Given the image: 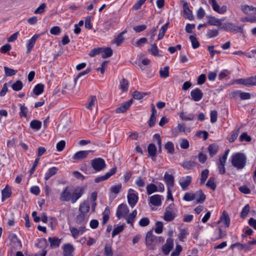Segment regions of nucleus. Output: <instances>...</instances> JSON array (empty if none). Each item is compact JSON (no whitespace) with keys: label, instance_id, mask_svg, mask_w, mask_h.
Wrapping results in <instances>:
<instances>
[{"label":"nucleus","instance_id":"48","mask_svg":"<svg viewBox=\"0 0 256 256\" xmlns=\"http://www.w3.org/2000/svg\"><path fill=\"white\" fill-rule=\"evenodd\" d=\"M20 117H25L26 118L28 114V108L26 106L22 105V104H20Z\"/></svg>","mask_w":256,"mask_h":256},{"label":"nucleus","instance_id":"53","mask_svg":"<svg viewBox=\"0 0 256 256\" xmlns=\"http://www.w3.org/2000/svg\"><path fill=\"white\" fill-rule=\"evenodd\" d=\"M218 34V30H209L206 34V36L209 38L216 37Z\"/></svg>","mask_w":256,"mask_h":256},{"label":"nucleus","instance_id":"44","mask_svg":"<svg viewBox=\"0 0 256 256\" xmlns=\"http://www.w3.org/2000/svg\"><path fill=\"white\" fill-rule=\"evenodd\" d=\"M128 81L126 79L123 78L120 82V88L122 92H126L128 90Z\"/></svg>","mask_w":256,"mask_h":256},{"label":"nucleus","instance_id":"11","mask_svg":"<svg viewBox=\"0 0 256 256\" xmlns=\"http://www.w3.org/2000/svg\"><path fill=\"white\" fill-rule=\"evenodd\" d=\"M84 192V188L82 187L76 188L71 194V202L75 203L80 198Z\"/></svg>","mask_w":256,"mask_h":256},{"label":"nucleus","instance_id":"29","mask_svg":"<svg viewBox=\"0 0 256 256\" xmlns=\"http://www.w3.org/2000/svg\"><path fill=\"white\" fill-rule=\"evenodd\" d=\"M156 148L154 144H150L148 148V152L149 156L152 158V160H155V156L156 154Z\"/></svg>","mask_w":256,"mask_h":256},{"label":"nucleus","instance_id":"41","mask_svg":"<svg viewBox=\"0 0 256 256\" xmlns=\"http://www.w3.org/2000/svg\"><path fill=\"white\" fill-rule=\"evenodd\" d=\"M146 192L148 194L150 195L158 190V187L153 184H148L146 187Z\"/></svg>","mask_w":256,"mask_h":256},{"label":"nucleus","instance_id":"13","mask_svg":"<svg viewBox=\"0 0 256 256\" xmlns=\"http://www.w3.org/2000/svg\"><path fill=\"white\" fill-rule=\"evenodd\" d=\"M116 172V167L112 168L108 172H107L104 175L97 177L95 178L94 182L96 183L100 182L105 180L114 175Z\"/></svg>","mask_w":256,"mask_h":256},{"label":"nucleus","instance_id":"32","mask_svg":"<svg viewBox=\"0 0 256 256\" xmlns=\"http://www.w3.org/2000/svg\"><path fill=\"white\" fill-rule=\"evenodd\" d=\"M102 57L103 58H106L110 57L112 54V50L110 48H101Z\"/></svg>","mask_w":256,"mask_h":256},{"label":"nucleus","instance_id":"51","mask_svg":"<svg viewBox=\"0 0 256 256\" xmlns=\"http://www.w3.org/2000/svg\"><path fill=\"white\" fill-rule=\"evenodd\" d=\"M4 70L6 76H8L15 75L17 72L16 70L6 66L4 67Z\"/></svg>","mask_w":256,"mask_h":256},{"label":"nucleus","instance_id":"31","mask_svg":"<svg viewBox=\"0 0 256 256\" xmlns=\"http://www.w3.org/2000/svg\"><path fill=\"white\" fill-rule=\"evenodd\" d=\"M48 240L52 248L58 247L61 242V240L56 237H50Z\"/></svg>","mask_w":256,"mask_h":256},{"label":"nucleus","instance_id":"30","mask_svg":"<svg viewBox=\"0 0 256 256\" xmlns=\"http://www.w3.org/2000/svg\"><path fill=\"white\" fill-rule=\"evenodd\" d=\"M2 200L4 202L6 198H9L12 195V190L8 185H6L5 188L2 191Z\"/></svg>","mask_w":256,"mask_h":256},{"label":"nucleus","instance_id":"7","mask_svg":"<svg viewBox=\"0 0 256 256\" xmlns=\"http://www.w3.org/2000/svg\"><path fill=\"white\" fill-rule=\"evenodd\" d=\"M129 212V209L126 204H120L116 210V215L118 220L122 218H126Z\"/></svg>","mask_w":256,"mask_h":256},{"label":"nucleus","instance_id":"16","mask_svg":"<svg viewBox=\"0 0 256 256\" xmlns=\"http://www.w3.org/2000/svg\"><path fill=\"white\" fill-rule=\"evenodd\" d=\"M192 177L189 176H183L180 178L179 180V184L182 190H186L188 186L192 182Z\"/></svg>","mask_w":256,"mask_h":256},{"label":"nucleus","instance_id":"61","mask_svg":"<svg viewBox=\"0 0 256 256\" xmlns=\"http://www.w3.org/2000/svg\"><path fill=\"white\" fill-rule=\"evenodd\" d=\"M124 230V226H120L114 228L112 231V236L114 238L116 235L118 234L120 232H122Z\"/></svg>","mask_w":256,"mask_h":256},{"label":"nucleus","instance_id":"60","mask_svg":"<svg viewBox=\"0 0 256 256\" xmlns=\"http://www.w3.org/2000/svg\"><path fill=\"white\" fill-rule=\"evenodd\" d=\"M188 232L184 229H182L180 230V232L178 235V238L180 240L184 242L186 236L188 234Z\"/></svg>","mask_w":256,"mask_h":256},{"label":"nucleus","instance_id":"1","mask_svg":"<svg viewBox=\"0 0 256 256\" xmlns=\"http://www.w3.org/2000/svg\"><path fill=\"white\" fill-rule=\"evenodd\" d=\"M90 209V204L87 202H84L80 204L78 208L79 214L76 219V222L78 224L84 226L87 222Z\"/></svg>","mask_w":256,"mask_h":256},{"label":"nucleus","instance_id":"54","mask_svg":"<svg viewBox=\"0 0 256 256\" xmlns=\"http://www.w3.org/2000/svg\"><path fill=\"white\" fill-rule=\"evenodd\" d=\"M156 227L154 229V231L156 234H161L162 232L163 228V223L162 222L158 221L156 223Z\"/></svg>","mask_w":256,"mask_h":256},{"label":"nucleus","instance_id":"46","mask_svg":"<svg viewBox=\"0 0 256 256\" xmlns=\"http://www.w3.org/2000/svg\"><path fill=\"white\" fill-rule=\"evenodd\" d=\"M192 42V46L194 48H196L199 47L200 44L195 36L192 35L189 37Z\"/></svg>","mask_w":256,"mask_h":256},{"label":"nucleus","instance_id":"6","mask_svg":"<svg viewBox=\"0 0 256 256\" xmlns=\"http://www.w3.org/2000/svg\"><path fill=\"white\" fill-rule=\"evenodd\" d=\"M220 28L230 32H240L242 33L244 31L243 28L242 26H236L232 22L224 24Z\"/></svg>","mask_w":256,"mask_h":256},{"label":"nucleus","instance_id":"62","mask_svg":"<svg viewBox=\"0 0 256 256\" xmlns=\"http://www.w3.org/2000/svg\"><path fill=\"white\" fill-rule=\"evenodd\" d=\"M210 122L212 123H214L217 120L218 112L216 110H212L210 114Z\"/></svg>","mask_w":256,"mask_h":256},{"label":"nucleus","instance_id":"59","mask_svg":"<svg viewBox=\"0 0 256 256\" xmlns=\"http://www.w3.org/2000/svg\"><path fill=\"white\" fill-rule=\"evenodd\" d=\"M182 250V246L180 245L177 244L176 245V248L171 253L170 256H178L180 255Z\"/></svg>","mask_w":256,"mask_h":256},{"label":"nucleus","instance_id":"26","mask_svg":"<svg viewBox=\"0 0 256 256\" xmlns=\"http://www.w3.org/2000/svg\"><path fill=\"white\" fill-rule=\"evenodd\" d=\"M152 106V114L150 115L149 121L148 126L152 127L154 126L156 122V111L155 109V106L153 104H151Z\"/></svg>","mask_w":256,"mask_h":256},{"label":"nucleus","instance_id":"63","mask_svg":"<svg viewBox=\"0 0 256 256\" xmlns=\"http://www.w3.org/2000/svg\"><path fill=\"white\" fill-rule=\"evenodd\" d=\"M121 188L122 184H120L112 186L110 188V192L115 194H117L119 192Z\"/></svg>","mask_w":256,"mask_h":256},{"label":"nucleus","instance_id":"23","mask_svg":"<svg viewBox=\"0 0 256 256\" xmlns=\"http://www.w3.org/2000/svg\"><path fill=\"white\" fill-rule=\"evenodd\" d=\"M194 199L196 200V203L202 204L206 199V196L203 192L200 190L194 193Z\"/></svg>","mask_w":256,"mask_h":256},{"label":"nucleus","instance_id":"49","mask_svg":"<svg viewBox=\"0 0 256 256\" xmlns=\"http://www.w3.org/2000/svg\"><path fill=\"white\" fill-rule=\"evenodd\" d=\"M209 173V170L207 169H206L202 170L201 172V178H200V184H204L206 178H208V175Z\"/></svg>","mask_w":256,"mask_h":256},{"label":"nucleus","instance_id":"12","mask_svg":"<svg viewBox=\"0 0 256 256\" xmlns=\"http://www.w3.org/2000/svg\"><path fill=\"white\" fill-rule=\"evenodd\" d=\"M183 2L182 8L184 12V17L190 20H194V16L192 11L190 9L188 2L182 1Z\"/></svg>","mask_w":256,"mask_h":256},{"label":"nucleus","instance_id":"43","mask_svg":"<svg viewBox=\"0 0 256 256\" xmlns=\"http://www.w3.org/2000/svg\"><path fill=\"white\" fill-rule=\"evenodd\" d=\"M169 66H166L163 69H160V74L161 78H166L169 76Z\"/></svg>","mask_w":256,"mask_h":256},{"label":"nucleus","instance_id":"57","mask_svg":"<svg viewBox=\"0 0 256 256\" xmlns=\"http://www.w3.org/2000/svg\"><path fill=\"white\" fill-rule=\"evenodd\" d=\"M46 7L45 3L42 4L34 12V14H42L44 12V9Z\"/></svg>","mask_w":256,"mask_h":256},{"label":"nucleus","instance_id":"5","mask_svg":"<svg viewBox=\"0 0 256 256\" xmlns=\"http://www.w3.org/2000/svg\"><path fill=\"white\" fill-rule=\"evenodd\" d=\"M92 166L96 172L102 170L106 167V164L104 159L100 158H95L92 160Z\"/></svg>","mask_w":256,"mask_h":256},{"label":"nucleus","instance_id":"20","mask_svg":"<svg viewBox=\"0 0 256 256\" xmlns=\"http://www.w3.org/2000/svg\"><path fill=\"white\" fill-rule=\"evenodd\" d=\"M64 256H74V248L71 244H65L62 246Z\"/></svg>","mask_w":256,"mask_h":256},{"label":"nucleus","instance_id":"35","mask_svg":"<svg viewBox=\"0 0 256 256\" xmlns=\"http://www.w3.org/2000/svg\"><path fill=\"white\" fill-rule=\"evenodd\" d=\"M180 117L183 120H194V116L192 114H187L186 112H182L180 114Z\"/></svg>","mask_w":256,"mask_h":256},{"label":"nucleus","instance_id":"39","mask_svg":"<svg viewBox=\"0 0 256 256\" xmlns=\"http://www.w3.org/2000/svg\"><path fill=\"white\" fill-rule=\"evenodd\" d=\"M44 88V85L42 84H38L34 86L33 92L35 94L38 96L43 92Z\"/></svg>","mask_w":256,"mask_h":256},{"label":"nucleus","instance_id":"50","mask_svg":"<svg viewBox=\"0 0 256 256\" xmlns=\"http://www.w3.org/2000/svg\"><path fill=\"white\" fill-rule=\"evenodd\" d=\"M90 102L86 106V108L90 110H92L95 104L97 102V98L95 96H90Z\"/></svg>","mask_w":256,"mask_h":256},{"label":"nucleus","instance_id":"47","mask_svg":"<svg viewBox=\"0 0 256 256\" xmlns=\"http://www.w3.org/2000/svg\"><path fill=\"white\" fill-rule=\"evenodd\" d=\"M104 256H113V252L112 246L109 244H106L104 250Z\"/></svg>","mask_w":256,"mask_h":256},{"label":"nucleus","instance_id":"19","mask_svg":"<svg viewBox=\"0 0 256 256\" xmlns=\"http://www.w3.org/2000/svg\"><path fill=\"white\" fill-rule=\"evenodd\" d=\"M92 150H81L76 152L72 156V159L80 160L86 158Z\"/></svg>","mask_w":256,"mask_h":256},{"label":"nucleus","instance_id":"8","mask_svg":"<svg viewBox=\"0 0 256 256\" xmlns=\"http://www.w3.org/2000/svg\"><path fill=\"white\" fill-rule=\"evenodd\" d=\"M209 3L212 5L214 10L220 14H224L227 11V6L223 5L220 6L216 0H208Z\"/></svg>","mask_w":256,"mask_h":256},{"label":"nucleus","instance_id":"36","mask_svg":"<svg viewBox=\"0 0 256 256\" xmlns=\"http://www.w3.org/2000/svg\"><path fill=\"white\" fill-rule=\"evenodd\" d=\"M208 151L211 157L213 156L218 151V146L214 144H211L208 147Z\"/></svg>","mask_w":256,"mask_h":256},{"label":"nucleus","instance_id":"27","mask_svg":"<svg viewBox=\"0 0 256 256\" xmlns=\"http://www.w3.org/2000/svg\"><path fill=\"white\" fill-rule=\"evenodd\" d=\"M241 10L246 14H250V12H252V14H256V8L248 4L241 6Z\"/></svg>","mask_w":256,"mask_h":256},{"label":"nucleus","instance_id":"3","mask_svg":"<svg viewBox=\"0 0 256 256\" xmlns=\"http://www.w3.org/2000/svg\"><path fill=\"white\" fill-rule=\"evenodd\" d=\"M160 237L154 236L152 231L148 232L146 236V244L147 248L154 250L156 245L160 242Z\"/></svg>","mask_w":256,"mask_h":256},{"label":"nucleus","instance_id":"21","mask_svg":"<svg viewBox=\"0 0 256 256\" xmlns=\"http://www.w3.org/2000/svg\"><path fill=\"white\" fill-rule=\"evenodd\" d=\"M164 180L169 188L170 187H172L174 186V176L168 174V172L164 174Z\"/></svg>","mask_w":256,"mask_h":256},{"label":"nucleus","instance_id":"17","mask_svg":"<svg viewBox=\"0 0 256 256\" xmlns=\"http://www.w3.org/2000/svg\"><path fill=\"white\" fill-rule=\"evenodd\" d=\"M133 102L132 99L123 102L119 107L116 108V112L118 114L125 112L130 106Z\"/></svg>","mask_w":256,"mask_h":256},{"label":"nucleus","instance_id":"42","mask_svg":"<svg viewBox=\"0 0 256 256\" xmlns=\"http://www.w3.org/2000/svg\"><path fill=\"white\" fill-rule=\"evenodd\" d=\"M23 87V84L20 80H17L12 86V88L14 90L20 91Z\"/></svg>","mask_w":256,"mask_h":256},{"label":"nucleus","instance_id":"18","mask_svg":"<svg viewBox=\"0 0 256 256\" xmlns=\"http://www.w3.org/2000/svg\"><path fill=\"white\" fill-rule=\"evenodd\" d=\"M60 200L62 202H68L71 200V193L70 189L66 186L60 194Z\"/></svg>","mask_w":256,"mask_h":256},{"label":"nucleus","instance_id":"25","mask_svg":"<svg viewBox=\"0 0 256 256\" xmlns=\"http://www.w3.org/2000/svg\"><path fill=\"white\" fill-rule=\"evenodd\" d=\"M222 20L217 18L214 16H210L208 17V24L212 26H220L222 25L221 22Z\"/></svg>","mask_w":256,"mask_h":256},{"label":"nucleus","instance_id":"64","mask_svg":"<svg viewBox=\"0 0 256 256\" xmlns=\"http://www.w3.org/2000/svg\"><path fill=\"white\" fill-rule=\"evenodd\" d=\"M256 85V75L247 78V86Z\"/></svg>","mask_w":256,"mask_h":256},{"label":"nucleus","instance_id":"4","mask_svg":"<svg viewBox=\"0 0 256 256\" xmlns=\"http://www.w3.org/2000/svg\"><path fill=\"white\" fill-rule=\"evenodd\" d=\"M176 216V209L174 204H170L166 208L164 219L166 222H171Z\"/></svg>","mask_w":256,"mask_h":256},{"label":"nucleus","instance_id":"24","mask_svg":"<svg viewBox=\"0 0 256 256\" xmlns=\"http://www.w3.org/2000/svg\"><path fill=\"white\" fill-rule=\"evenodd\" d=\"M150 202L154 206H160L162 204L161 196L158 194H154L150 198Z\"/></svg>","mask_w":256,"mask_h":256},{"label":"nucleus","instance_id":"56","mask_svg":"<svg viewBox=\"0 0 256 256\" xmlns=\"http://www.w3.org/2000/svg\"><path fill=\"white\" fill-rule=\"evenodd\" d=\"M206 186L213 190H214L216 188V184L214 182V179L212 178H209L206 182Z\"/></svg>","mask_w":256,"mask_h":256},{"label":"nucleus","instance_id":"40","mask_svg":"<svg viewBox=\"0 0 256 256\" xmlns=\"http://www.w3.org/2000/svg\"><path fill=\"white\" fill-rule=\"evenodd\" d=\"M168 23L167 22L166 24H164L161 28L160 30L158 36V40H161L164 38L165 32H166V31L168 30Z\"/></svg>","mask_w":256,"mask_h":256},{"label":"nucleus","instance_id":"38","mask_svg":"<svg viewBox=\"0 0 256 256\" xmlns=\"http://www.w3.org/2000/svg\"><path fill=\"white\" fill-rule=\"evenodd\" d=\"M30 126L32 128L38 130L40 128L42 122L36 120H32L30 123Z\"/></svg>","mask_w":256,"mask_h":256},{"label":"nucleus","instance_id":"37","mask_svg":"<svg viewBox=\"0 0 256 256\" xmlns=\"http://www.w3.org/2000/svg\"><path fill=\"white\" fill-rule=\"evenodd\" d=\"M126 32V31H123L120 33L118 36L115 38L114 42L118 46H120L124 41V38L123 37L124 34Z\"/></svg>","mask_w":256,"mask_h":256},{"label":"nucleus","instance_id":"14","mask_svg":"<svg viewBox=\"0 0 256 256\" xmlns=\"http://www.w3.org/2000/svg\"><path fill=\"white\" fill-rule=\"evenodd\" d=\"M204 94L198 88L192 90L190 92L191 99L194 102H198L202 98Z\"/></svg>","mask_w":256,"mask_h":256},{"label":"nucleus","instance_id":"45","mask_svg":"<svg viewBox=\"0 0 256 256\" xmlns=\"http://www.w3.org/2000/svg\"><path fill=\"white\" fill-rule=\"evenodd\" d=\"M147 94L146 92H140L136 90L133 92L132 97L134 99L140 100L143 98Z\"/></svg>","mask_w":256,"mask_h":256},{"label":"nucleus","instance_id":"52","mask_svg":"<svg viewBox=\"0 0 256 256\" xmlns=\"http://www.w3.org/2000/svg\"><path fill=\"white\" fill-rule=\"evenodd\" d=\"M165 148L170 154H172L174 152V146L173 144L170 142H167L165 144Z\"/></svg>","mask_w":256,"mask_h":256},{"label":"nucleus","instance_id":"58","mask_svg":"<svg viewBox=\"0 0 256 256\" xmlns=\"http://www.w3.org/2000/svg\"><path fill=\"white\" fill-rule=\"evenodd\" d=\"M240 140L241 142H243L244 140L246 142H250L252 140V138L250 136H248V134L246 132H242L240 137Z\"/></svg>","mask_w":256,"mask_h":256},{"label":"nucleus","instance_id":"9","mask_svg":"<svg viewBox=\"0 0 256 256\" xmlns=\"http://www.w3.org/2000/svg\"><path fill=\"white\" fill-rule=\"evenodd\" d=\"M70 230L72 236L74 238H78L80 236L82 235L86 230V226H82L78 228L74 227H70Z\"/></svg>","mask_w":256,"mask_h":256},{"label":"nucleus","instance_id":"22","mask_svg":"<svg viewBox=\"0 0 256 256\" xmlns=\"http://www.w3.org/2000/svg\"><path fill=\"white\" fill-rule=\"evenodd\" d=\"M220 222L224 223L226 228H228L230 226V218L228 214L226 211L223 212L220 220L218 222V224Z\"/></svg>","mask_w":256,"mask_h":256},{"label":"nucleus","instance_id":"2","mask_svg":"<svg viewBox=\"0 0 256 256\" xmlns=\"http://www.w3.org/2000/svg\"><path fill=\"white\" fill-rule=\"evenodd\" d=\"M246 156L242 152H236L231 156L232 164L238 170L243 169L246 166Z\"/></svg>","mask_w":256,"mask_h":256},{"label":"nucleus","instance_id":"10","mask_svg":"<svg viewBox=\"0 0 256 256\" xmlns=\"http://www.w3.org/2000/svg\"><path fill=\"white\" fill-rule=\"evenodd\" d=\"M134 190L130 189L128 194V200L130 205L133 208L138 201V196L137 193L134 192Z\"/></svg>","mask_w":256,"mask_h":256},{"label":"nucleus","instance_id":"15","mask_svg":"<svg viewBox=\"0 0 256 256\" xmlns=\"http://www.w3.org/2000/svg\"><path fill=\"white\" fill-rule=\"evenodd\" d=\"M174 247V241L171 238H168L166 244L162 246V251L164 254H168Z\"/></svg>","mask_w":256,"mask_h":256},{"label":"nucleus","instance_id":"33","mask_svg":"<svg viewBox=\"0 0 256 256\" xmlns=\"http://www.w3.org/2000/svg\"><path fill=\"white\" fill-rule=\"evenodd\" d=\"M58 170V169L56 167H52L50 168L45 174V180H48L51 176L56 174L57 173Z\"/></svg>","mask_w":256,"mask_h":256},{"label":"nucleus","instance_id":"34","mask_svg":"<svg viewBox=\"0 0 256 256\" xmlns=\"http://www.w3.org/2000/svg\"><path fill=\"white\" fill-rule=\"evenodd\" d=\"M226 162V160L220 158L218 162H217L219 173L221 174H223L226 172V168L224 166Z\"/></svg>","mask_w":256,"mask_h":256},{"label":"nucleus","instance_id":"28","mask_svg":"<svg viewBox=\"0 0 256 256\" xmlns=\"http://www.w3.org/2000/svg\"><path fill=\"white\" fill-rule=\"evenodd\" d=\"M38 37V34H34L30 39L28 40L26 46L27 53H30L31 52L36 42V40Z\"/></svg>","mask_w":256,"mask_h":256},{"label":"nucleus","instance_id":"55","mask_svg":"<svg viewBox=\"0 0 256 256\" xmlns=\"http://www.w3.org/2000/svg\"><path fill=\"white\" fill-rule=\"evenodd\" d=\"M183 200L187 202L192 201L194 200V193L192 192H186L184 197Z\"/></svg>","mask_w":256,"mask_h":256}]
</instances>
